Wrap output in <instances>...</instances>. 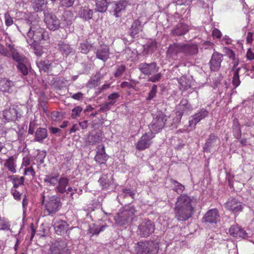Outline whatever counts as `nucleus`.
<instances>
[{"mask_svg": "<svg viewBox=\"0 0 254 254\" xmlns=\"http://www.w3.org/2000/svg\"><path fill=\"white\" fill-rule=\"evenodd\" d=\"M194 199L187 194L179 196L175 203V218L178 221H186L192 217L194 212Z\"/></svg>", "mask_w": 254, "mask_h": 254, "instance_id": "1", "label": "nucleus"}, {"mask_svg": "<svg viewBox=\"0 0 254 254\" xmlns=\"http://www.w3.org/2000/svg\"><path fill=\"white\" fill-rule=\"evenodd\" d=\"M136 211L134 206H128L123 209H120L114 217L116 223L121 226L127 224L132 221Z\"/></svg>", "mask_w": 254, "mask_h": 254, "instance_id": "2", "label": "nucleus"}, {"mask_svg": "<svg viewBox=\"0 0 254 254\" xmlns=\"http://www.w3.org/2000/svg\"><path fill=\"white\" fill-rule=\"evenodd\" d=\"M158 243L152 241L139 242L135 245V251L137 254H153L158 251Z\"/></svg>", "mask_w": 254, "mask_h": 254, "instance_id": "3", "label": "nucleus"}, {"mask_svg": "<svg viewBox=\"0 0 254 254\" xmlns=\"http://www.w3.org/2000/svg\"><path fill=\"white\" fill-rule=\"evenodd\" d=\"M28 39L29 42L38 43L42 40L47 41L49 39V32L45 29L38 27L36 29H29L27 33Z\"/></svg>", "mask_w": 254, "mask_h": 254, "instance_id": "4", "label": "nucleus"}, {"mask_svg": "<svg viewBox=\"0 0 254 254\" xmlns=\"http://www.w3.org/2000/svg\"><path fill=\"white\" fill-rule=\"evenodd\" d=\"M167 119V116L162 112L156 115L149 126L151 132L153 134V132L157 133L161 130L165 126Z\"/></svg>", "mask_w": 254, "mask_h": 254, "instance_id": "5", "label": "nucleus"}, {"mask_svg": "<svg viewBox=\"0 0 254 254\" xmlns=\"http://www.w3.org/2000/svg\"><path fill=\"white\" fill-rule=\"evenodd\" d=\"M61 205L62 203L59 196L56 195L50 196L48 200L46 201L45 204L48 215H52L56 214L60 210Z\"/></svg>", "mask_w": 254, "mask_h": 254, "instance_id": "6", "label": "nucleus"}, {"mask_svg": "<svg viewBox=\"0 0 254 254\" xmlns=\"http://www.w3.org/2000/svg\"><path fill=\"white\" fill-rule=\"evenodd\" d=\"M138 229V234L141 237H147L154 232L155 224L152 221L145 219L139 224Z\"/></svg>", "mask_w": 254, "mask_h": 254, "instance_id": "7", "label": "nucleus"}, {"mask_svg": "<svg viewBox=\"0 0 254 254\" xmlns=\"http://www.w3.org/2000/svg\"><path fill=\"white\" fill-rule=\"evenodd\" d=\"M50 254H69V250L65 240H58L50 248Z\"/></svg>", "mask_w": 254, "mask_h": 254, "instance_id": "8", "label": "nucleus"}, {"mask_svg": "<svg viewBox=\"0 0 254 254\" xmlns=\"http://www.w3.org/2000/svg\"><path fill=\"white\" fill-rule=\"evenodd\" d=\"M127 4V2L124 0L111 1L109 4V10L111 14L118 16V14H122V12L125 10Z\"/></svg>", "mask_w": 254, "mask_h": 254, "instance_id": "9", "label": "nucleus"}, {"mask_svg": "<svg viewBox=\"0 0 254 254\" xmlns=\"http://www.w3.org/2000/svg\"><path fill=\"white\" fill-rule=\"evenodd\" d=\"M36 64L40 71L52 73L54 67L60 70L61 65L55 63H52L48 60H39L36 62Z\"/></svg>", "mask_w": 254, "mask_h": 254, "instance_id": "10", "label": "nucleus"}, {"mask_svg": "<svg viewBox=\"0 0 254 254\" xmlns=\"http://www.w3.org/2000/svg\"><path fill=\"white\" fill-rule=\"evenodd\" d=\"M225 207L232 213L235 214L242 211L244 205L237 199L231 197L225 203Z\"/></svg>", "mask_w": 254, "mask_h": 254, "instance_id": "11", "label": "nucleus"}, {"mask_svg": "<svg viewBox=\"0 0 254 254\" xmlns=\"http://www.w3.org/2000/svg\"><path fill=\"white\" fill-rule=\"evenodd\" d=\"M153 137L151 132L143 134L135 144L136 149L141 151L149 148L152 143L151 140Z\"/></svg>", "mask_w": 254, "mask_h": 254, "instance_id": "12", "label": "nucleus"}, {"mask_svg": "<svg viewBox=\"0 0 254 254\" xmlns=\"http://www.w3.org/2000/svg\"><path fill=\"white\" fill-rule=\"evenodd\" d=\"M223 55L219 52H214L209 62V68L211 71H218L223 61Z\"/></svg>", "mask_w": 254, "mask_h": 254, "instance_id": "13", "label": "nucleus"}, {"mask_svg": "<svg viewBox=\"0 0 254 254\" xmlns=\"http://www.w3.org/2000/svg\"><path fill=\"white\" fill-rule=\"evenodd\" d=\"M138 68L142 73L146 75H152L158 71L159 67L155 62L150 64L141 63L138 65Z\"/></svg>", "mask_w": 254, "mask_h": 254, "instance_id": "14", "label": "nucleus"}, {"mask_svg": "<svg viewBox=\"0 0 254 254\" xmlns=\"http://www.w3.org/2000/svg\"><path fill=\"white\" fill-rule=\"evenodd\" d=\"M183 43H175L171 44L166 52L167 56L173 60H177L178 55L182 53Z\"/></svg>", "mask_w": 254, "mask_h": 254, "instance_id": "15", "label": "nucleus"}, {"mask_svg": "<svg viewBox=\"0 0 254 254\" xmlns=\"http://www.w3.org/2000/svg\"><path fill=\"white\" fill-rule=\"evenodd\" d=\"M220 217L218 210L216 208L209 210L203 216L202 221L203 223L216 224Z\"/></svg>", "mask_w": 254, "mask_h": 254, "instance_id": "16", "label": "nucleus"}, {"mask_svg": "<svg viewBox=\"0 0 254 254\" xmlns=\"http://www.w3.org/2000/svg\"><path fill=\"white\" fill-rule=\"evenodd\" d=\"M208 116V111L204 109H201L197 113L192 116V119L189 121V126L191 127L195 126L200 121L204 119Z\"/></svg>", "mask_w": 254, "mask_h": 254, "instance_id": "17", "label": "nucleus"}, {"mask_svg": "<svg viewBox=\"0 0 254 254\" xmlns=\"http://www.w3.org/2000/svg\"><path fill=\"white\" fill-rule=\"evenodd\" d=\"M108 159V156L105 152V147L103 145H100L97 147L95 160L99 164H105Z\"/></svg>", "mask_w": 254, "mask_h": 254, "instance_id": "18", "label": "nucleus"}, {"mask_svg": "<svg viewBox=\"0 0 254 254\" xmlns=\"http://www.w3.org/2000/svg\"><path fill=\"white\" fill-rule=\"evenodd\" d=\"M230 235L237 239L246 238L247 233L246 231L238 225H232L229 228Z\"/></svg>", "mask_w": 254, "mask_h": 254, "instance_id": "19", "label": "nucleus"}, {"mask_svg": "<svg viewBox=\"0 0 254 254\" xmlns=\"http://www.w3.org/2000/svg\"><path fill=\"white\" fill-rule=\"evenodd\" d=\"M57 50L64 57H66L73 52V49L69 44L60 40L57 44Z\"/></svg>", "mask_w": 254, "mask_h": 254, "instance_id": "20", "label": "nucleus"}, {"mask_svg": "<svg viewBox=\"0 0 254 254\" xmlns=\"http://www.w3.org/2000/svg\"><path fill=\"white\" fill-rule=\"evenodd\" d=\"M44 21L48 29L55 31L58 29L61 25V20L57 17H45Z\"/></svg>", "mask_w": 254, "mask_h": 254, "instance_id": "21", "label": "nucleus"}, {"mask_svg": "<svg viewBox=\"0 0 254 254\" xmlns=\"http://www.w3.org/2000/svg\"><path fill=\"white\" fill-rule=\"evenodd\" d=\"M198 49L196 45L183 43L182 54L186 56H192L198 53Z\"/></svg>", "mask_w": 254, "mask_h": 254, "instance_id": "22", "label": "nucleus"}, {"mask_svg": "<svg viewBox=\"0 0 254 254\" xmlns=\"http://www.w3.org/2000/svg\"><path fill=\"white\" fill-rule=\"evenodd\" d=\"M219 140L217 134L215 133H211L206 140V142L203 147V151L206 152H210L211 148L214 146L216 142Z\"/></svg>", "mask_w": 254, "mask_h": 254, "instance_id": "23", "label": "nucleus"}, {"mask_svg": "<svg viewBox=\"0 0 254 254\" xmlns=\"http://www.w3.org/2000/svg\"><path fill=\"white\" fill-rule=\"evenodd\" d=\"M178 107L179 111L177 112V114L180 117V121L184 114H187L192 109L190 105L189 104L188 101L186 99H183Z\"/></svg>", "mask_w": 254, "mask_h": 254, "instance_id": "24", "label": "nucleus"}, {"mask_svg": "<svg viewBox=\"0 0 254 254\" xmlns=\"http://www.w3.org/2000/svg\"><path fill=\"white\" fill-rule=\"evenodd\" d=\"M18 117V112L14 108H9L3 111V119L6 122L15 121Z\"/></svg>", "mask_w": 254, "mask_h": 254, "instance_id": "25", "label": "nucleus"}, {"mask_svg": "<svg viewBox=\"0 0 254 254\" xmlns=\"http://www.w3.org/2000/svg\"><path fill=\"white\" fill-rule=\"evenodd\" d=\"M110 54L109 48L107 45L100 46L96 53V57L103 61H106L109 58Z\"/></svg>", "mask_w": 254, "mask_h": 254, "instance_id": "26", "label": "nucleus"}, {"mask_svg": "<svg viewBox=\"0 0 254 254\" xmlns=\"http://www.w3.org/2000/svg\"><path fill=\"white\" fill-rule=\"evenodd\" d=\"M98 182L102 189H108L113 184V178L111 174H103L100 178Z\"/></svg>", "mask_w": 254, "mask_h": 254, "instance_id": "27", "label": "nucleus"}, {"mask_svg": "<svg viewBox=\"0 0 254 254\" xmlns=\"http://www.w3.org/2000/svg\"><path fill=\"white\" fill-rule=\"evenodd\" d=\"M60 174L57 173H51L46 175L44 178V182L48 186H56L59 180Z\"/></svg>", "mask_w": 254, "mask_h": 254, "instance_id": "28", "label": "nucleus"}, {"mask_svg": "<svg viewBox=\"0 0 254 254\" xmlns=\"http://www.w3.org/2000/svg\"><path fill=\"white\" fill-rule=\"evenodd\" d=\"M68 226V225L65 221L61 219L56 220L53 224L55 232L58 235H61L66 231Z\"/></svg>", "mask_w": 254, "mask_h": 254, "instance_id": "29", "label": "nucleus"}, {"mask_svg": "<svg viewBox=\"0 0 254 254\" xmlns=\"http://www.w3.org/2000/svg\"><path fill=\"white\" fill-rule=\"evenodd\" d=\"M189 30V27L187 24L180 23L176 26L171 33L174 36H180L186 34Z\"/></svg>", "mask_w": 254, "mask_h": 254, "instance_id": "30", "label": "nucleus"}, {"mask_svg": "<svg viewBox=\"0 0 254 254\" xmlns=\"http://www.w3.org/2000/svg\"><path fill=\"white\" fill-rule=\"evenodd\" d=\"M14 86V82L6 78L0 80V90L3 92H10Z\"/></svg>", "mask_w": 254, "mask_h": 254, "instance_id": "31", "label": "nucleus"}, {"mask_svg": "<svg viewBox=\"0 0 254 254\" xmlns=\"http://www.w3.org/2000/svg\"><path fill=\"white\" fill-rule=\"evenodd\" d=\"M58 183V184L56 187V191L60 193L66 192V188L69 183L68 179L66 177H61L59 178Z\"/></svg>", "mask_w": 254, "mask_h": 254, "instance_id": "32", "label": "nucleus"}, {"mask_svg": "<svg viewBox=\"0 0 254 254\" xmlns=\"http://www.w3.org/2000/svg\"><path fill=\"white\" fill-rule=\"evenodd\" d=\"M9 50L10 51V53L13 59L17 63V64H19L22 62H27L26 59L23 56L20 55L16 50H15L13 46L10 44L8 45Z\"/></svg>", "mask_w": 254, "mask_h": 254, "instance_id": "33", "label": "nucleus"}, {"mask_svg": "<svg viewBox=\"0 0 254 254\" xmlns=\"http://www.w3.org/2000/svg\"><path fill=\"white\" fill-rule=\"evenodd\" d=\"M48 137L47 130L45 128L38 127L35 132L34 140L39 142H42Z\"/></svg>", "mask_w": 254, "mask_h": 254, "instance_id": "34", "label": "nucleus"}, {"mask_svg": "<svg viewBox=\"0 0 254 254\" xmlns=\"http://www.w3.org/2000/svg\"><path fill=\"white\" fill-rule=\"evenodd\" d=\"M103 139V134L101 132L91 133L87 137V142L89 145H94L99 143Z\"/></svg>", "mask_w": 254, "mask_h": 254, "instance_id": "35", "label": "nucleus"}, {"mask_svg": "<svg viewBox=\"0 0 254 254\" xmlns=\"http://www.w3.org/2000/svg\"><path fill=\"white\" fill-rule=\"evenodd\" d=\"M142 22L139 19L134 21L129 30V34L132 38L142 31Z\"/></svg>", "mask_w": 254, "mask_h": 254, "instance_id": "36", "label": "nucleus"}, {"mask_svg": "<svg viewBox=\"0 0 254 254\" xmlns=\"http://www.w3.org/2000/svg\"><path fill=\"white\" fill-rule=\"evenodd\" d=\"M112 0H96V11L104 12L106 11L107 8L109 9V4Z\"/></svg>", "mask_w": 254, "mask_h": 254, "instance_id": "37", "label": "nucleus"}, {"mask_svg": "<svg viewBox=\"0 0 254 254\" xmlns=\"http://www.w3.org/2000/svg\"><path fill=\"white\" fill-rule=\"evenodd\" d=\"M178 82L179 83V89L183 91H186L191 86V80L185 76L180 78Z\"/></svg>", "mask_w": 254, "mask_h": 254, "instance_id": "38", "label": "nucleus"}, {"mask_svg": "<svg viewBox=\"0 0 254 254\" xmlns=\"http://www.w3.org/2000/svg\"><path fill=\"white\" fill-rule=\"evenodd\" d=\"M21 20L23 21V23L30 26L29 29L34 30L35 26L39 24V17H28L24 19L21 18Z\"/></svg>", "mask_w": 254, "mask_h": 254, "instance_id": "39", "label": "nucleus"}, {"mask_svg": "<svg viewBox=\"0 0 254 254\" xmlns=\"http://www.w3.org/2000/svg\"><path fill=\"white\" fill-rule=\"evenodd\" d=\"M233 132L235 138L237 139L240 138L241 136V130L238 123V120L237 119H235L233 120Z\"/></svg>", "mask_w": 254, "mask_h": 254, "instance_id": "40", "label": "nucleus"}, {"mask_svg": "<svg viewBox=\"0 0 254 254\" xmlns=\"http://www.w3.org/2000/svg\"><path fill=\"white\" fill-rule=\"evenodd\" d=\"M4 165L7 168L8 171L12 173L16 172L15 165L13 156H10L6 160Z\"/></svg>", "mask_w": 254, "mask_h": 254, "instance_id": "41", "label": "nucleus"}, {"mask_svg": "<svg viewBox=\"0 0 254 254\" xmlns=\"http://www.w3.org/2000/svg\"><path fill=\"white\" fill-rule=\"evenodd\" d=\"M27 42L31 46V48L37 56L42 55L43 52L40 45H38L36 43L30 42L28 40H27Z\"/></svg>", "mask_w": 254, "mask_h": 254, "instance_id": "42", "label": "nucleus"}, {"mask_svg": "<svg viewBox=\"0 0 254 254\" xmlns=\"http://www.w3.org/2000/svg\"><path fill=\"white\" fill-rule=\"evenodd\" d=\"M35 3L33 8L36 11H42V7L47 3L48 0H32Z\"/></svg>", "mask_w": 254, "mask_h": 254, "instance_id": "43", "label": "nucleus"}, {"mask_svg": "<svg viewBox=\"0 0 254 254\" xmlns=\"http://www.w3.org/2000/svg\"><path fill=\"white\" fill-rule=\"evenodd\" d=\"M126 70V66L125 65L121 64L117 65L116 66V70L114 73L115 77H121Z\"/></svg>", "mask_w": 254, "mask_h": 254, "instance_id": "44", "label": "nucleus"}, {"mask_svg": "<svg viewBox=\"0 0 254 254\" xmlns=\"http://www.w3.org/2000/svg\"><path fill=\"white\" fill-rule=\"evenodd\" d=\"M240 70V68H237L236 70L235 71L233 74L232 84L235 88H237L240 84L241 83L239 75Z\"/></svg>", "mask_w": 254, "mask_h": 254, "instance_id": "45", "label": "nucleus"}, {"mask_svg": "<svg viewBox=\"0 0 254 254\" xmlns=\"http://www.w3.org/2000/svg\"><path fill=\"white\" fill-rule=\"evenodd\" d=\"M26 63V62L20 63L16 65L18 70L24 75H27L28 73V69Z\"/></svg>", "mask_w": 254, "mask_h": 254, "instance_id": "46", "label": "nucleus"}, {"mask_svg": "<svg viewBox=\"0 0 254 254\" xmlns=\"http://www.w3.org/2000/svg\"><path fill=\"white\" fill-rule=\"evenodd\" d=\"M82 110V108L80 106L74 107L71 110V117L73 119H76L79 117Z\"/></svg>", "mask_w": 254, "mask_h": 254, "instance_id": "47", "label": "nucleus"}, {"mask_svg": "<svg viewBox=\"0 0 254 254\" xmlns=\"http://www.w3.org/2000/svg\"><path fill=\"white\" fill-rule=\"evenodd\" d=\"M92 48V45L87 42H84L80 44L79 50L80 52L84 54H87Z\"/></svg>", "mask_w": 254, "mask_h": 254, "instance_id": "48", "label": "nucleus"}, {"mask_svg": "<svg viewBox=\"0 0 254 254\" xmlns=\"http://www.w3.org/2000/svg\"><path fill=\"white\" fill-rule=\"evenodd\" d=\"M121 195H123L124 197H126L127 195L129 196L132 199L135 198V192L134 191L131 190L129 189H123L122 190Z\"/></svg>", "mask_w": 254, "mask_h": 254, "instance_id": "49", "label": "nucleus"}, {"mask_svg": "<svg viewBox=\"0 0 254 254\" xmlns=\"http://www.w3.org/2000/svg\"><path fill=\"white\" fill-rule=\"evenodd\" d=\"M93 14V10L88 7H81L79 11L80 16H90Z\"/></svg>", "mask_w": 254, "mask_h": 254, "instance_id": "50", "label": "nucleus"}, {"mask_svg": "<svg viewBox=\"0 0 254 254\" xmlns=\"http://www.w3.org/2000/svg\"><path fill=\"white\" fill-rule=\"evenodd\" d=\"M157 92V86L156 85H153L151 89L148 93V96L146 98V100L150 101L153 99L156 96Z\"/></svg>", "mask_w": 254, "mask_h": 254, "instance_id": "51", "label": "nucleus"}, {"mask_svg": "<svg viewBox=\"0 0 254 254\" xmlns=\"http://www.w3.org/2000/svg\"><path fill=\"white\" fill-rule=\"evenodd\" d=\"M120 97V95L119 93L114 92L108 96V99L110 101L109 102L112 105H114Z\"/></svg>", "mask_w": 254, "mask_h": 254, "instance_id": "52", "label": "nucleus"}, {"mask_svg": "<svg viewBox=\"0 0 254 254\" xmlns=\"http://www.w3.org/2000/svg\"><path fill=\"white\" fill-rule=\"evenodd\" d=\"M171 182L173 184L176 188V190L178 193L182 192L185 189V187L181 183H179L176 180H171Z\"/></svg>", "mask_w": 254, "mask_h": 254, "instance_id": "53", "label": "nucleus"}, {"mask_svg": "<svg viewBox=\"0 0 254 254\" xmlns=\"http://www.w3.org/2000/svg\"><path fill=\"white\" fill-rule=\"evenodd\" d=\"M24 181L23 177H16L13 179L14 189L17 188L19 185H22Z\"/></svg>", "mask_w": 254, "mask_h": 254, "instance_id": "54", "label": "nucleus"}, {"mask_svg": "<svg viewBox=\"0 0 254 254\" xmlns=\"http://www.w3.org/2000/svg\"><path fill=\"white\" fill-rule=\"evenodd\" d=\"M225 54L230 59L235 60V54L233 50L229 48H225L224 49Z\"/></svg>", "mask_w": 254, "mask_h": 254, "instance_id": "55", "label": "nucleus"}, {"mask_svg": "<svg viewBox=\"0 0 254 254\" xmlns=\"http://www.w3.org/2000/svg\"><path fill=\"white\" fill-rule=\"evenodd\" d=\"M162 76V74L161 73H157L156 74L150 77L148 80L152 82H158L160 80Z\"/></svg>", "mask_w": 254, "mask_h": 254, "instance_id": "56", "label": "nucleus"}, {"mask_svg": "<svg viewBox=\"0 0 254 254\" xmlns=\"http://www.w3.org/2000/svg\"><path fill=\"white\" fill-rule=\"evenodd\" d=\"M113 105L109 102L103 104L100 107L99 111L104 112L109 111Z\"/></svg>", "mask_w": 254, "mask_h": 254, "instance_id": "57", "label": "nucleus"}, {"mask_svg": "<svg viewBox=\"0 0 254 254\" xmlns=\"http://www.w3.org/2000/svg\"><path fill=\"white\" fill-rule=\"evenodd\" d=\"M0 53L5 57H9L11 56L10 51H8L3 45L0 44Z\"/></svg>", "mask_w": 254, "mask_h": 254, "instance_id": "58", "label": "nucleus"}, {"mask_svg": "<svg viewBox=\"0 0 254 254\" xmlns=\"http://www.w3.org/2000/svg\"><path fill=\"white\" fill-rule=\"evenodd\" d=\"M63 6L70 7L72 5L74 0H60Z\"/></svg>", "mask_w": 254, "mask_h": 254, "instance_id": "59", "label": "nucleus"}, {"mask_svg": "<svg viewBox=\"0 0 254 254\" xmlns=\"http://www.w3.org/2000/svg\"><path fill=\"white\" fill-rule=\"evenodd\" d=\"M70 97L72 99L76 100H81L83 98V94L81 92H78L75 94L70 93Z\"/></svg>", "mask_w": 254, "mask_h": 254, "instance_id": "60", "label": "nucleus"}, {"mask_svg": "<svg viewBox=\"0 0 254 254\" xmlns=\"http://www.w3.org/2000/svg\"><path fill=\"white\" fill-rule=\"evenodd\" d=\"M89 233H90L92 236L93 235H98L99 234V228L96 227L95 225L90 227L89 229Z\"/></svg>", "mask_w": 254, "mask_h": 254, "instance_id": "61", "label": "nucleus"}, {"mask_svg": "<svg viewBox=\"0 0 254 254\" xmlns=\"http://www.w3.org/2000/svg\"><path fill=\"white\" fill-rule=\"evenodd\" d=\"M11 193L15 199L17 200L20 199L21 193H20L18 191H17L16 189H12Z\"/></svg>", "mask_w": 254, "mask_h": 254, "instance_id": "62", "label": "nucleus"}, {"mask_svg": "<svg viewBox=\"0 0 254 254\" xmlns=\"http://www.w3.org/2000/svg\"><path fill=\"white\" fill-rule=\"evenodd\" d=\"M212 36L214 38L219 39L221 37L222 34L219 29L214 28L212 31Z\"/></svg>", "mask_w": 254, "mask_h": 254, "instance_id": "63", "label": "nucleus"}, {"mask_svg": "<svg viewBox=\"0 0 254 254\" xmlns=\"http://www.w3.org/2000/svg\"><path fill=\"white\" fill-rule=\"evenodd\" d=\"M121 86L122 88H127L128 89L133 88L134 87L131 83L127 81L123 82L121 84Z\"/></svg>", "mask_w": 254, "mask_h": 254, "instance_id": "64", "label": "nucleus"}]
</instances>
